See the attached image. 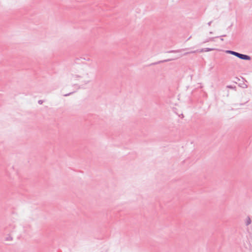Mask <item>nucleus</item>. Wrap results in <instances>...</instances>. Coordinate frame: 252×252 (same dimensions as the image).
<instances>
[{"mask_svg": "<svg viewBox=\"0 0 252 252\" xmlns=\"http://www.w3.org/2000/svg\"><path fill=\"white\" fill-rule=\"evenodd\" d=\"M180 57H182V56H180L178 57V58H180Z\"/></svg>", "mask_w": 252, "mask_h": 252, "instance_id": "nucleus-18", "label": "nucleus"}, {"mask_svg": "<svg viewBox=\"0 0 252 252\" xmlns=\"http://www.w3.org/2000/svg\"><path fill=\"white\" fill-rule=\"evenodd\" d=\"M180 57H182V56H180L178 57V58H180Z\"/></svg>", "mask_w": 252, "mask_h": 252, "instance_id": "nucleus-16", "label": "nucleus"}, {"mask_svg": "<svg viewBox=\"0 0 252 252\" xmlns=\"http://www.w3.org/2000/svg\"><path fill=\"white\" fill-rule=\"evenodd\" d=\"M210 34H212V33H213V32H210Z\"/></svg>", "mask_w": 252, "mask_h": 252, "instance_id": "nucleus-19", "label": "nucleus"}, {"mask_svg": "<svg viewBox=\"0 0 252 252\" xmlns=\"http://www.w3.org/2000/svg\"><path fill=\"white\" fill-rule=\"evenodd\" d=\"M226 53L230 54L232 55H234V56H235L236 57H237V55L238 54V52H235V51H231V50H226Z\"/></svg>", "mask_w": 252, "mask_h": 252, "instance_id": "nucleus-2", "label": "nucleus"}, {"mask_svg": "<svg viewBox=\"0 0 252 252\" xmlns=\"http://www.w3.org/2000/svg\"><path fill=\"white\" fill-rule=\"evenodd\" d=\"M43 102V101L42 100H38V103L39 104H42Z\"/></svg>", "mask_w": 252, "mask_h": 252, "instance_id": "nucleus-10", "label": "nucleus"}, {"mask_svg": "<svg viewBox=\"0 0 252 252\" xmlns=\"http://www.w3.org/2000/svg\"><path fill=\"white\" fill-rule=\"evenodd\" d=\"M237 57L241 60H246V61H250L251 60V57L250 56L241 54L239 53H238V54Z\"/></svg>", "mask_w": 252, "mask_h": 252, "instance_id": "nucleus-1", "label": "nucleus"}, {"mask_svg": "<svg viewBox=\"0 0 252 252\" xmlns=\"http://www.w3.org/2000/svg\"><path fill=\"white\" fill-rule=\"evenodd\" d=\"M190 38H191V36H190L189 37L188 40H189V39Z\"/></svg>", "mask_w": 252, "mask_h": 252, "instance_id": "nucleus-20", "label": "nucleus"}, {"mask_svg": "<svg viewBox=\"0 0 252 252\" xmlns=\"http://www.w3.org/2000/svg\"><path fill=\"white\" fill-rule=\"evenodd\" d=\"M219 36L215 37V38H218ZM215 37H210L208 39H207L206 41H204V43H206L210 41H214Z\"/></svg>", "mask_w": 252, "mask_h": 252, "instance_id": "nucleus-6", "label": "nucleus"}, {"mask_svg": "<svg viewBox=\"0 0 252 252\" xmlns=\"http://www.w3.org/2000/svg\"><path fill=\"white\" fill-rule=\"evenodd\" d=\"M221 41H223V39L222 38H220Z\"/></svg>", "mask_w": 252, "mask_h": 252, "instance_id": "nucleus-15", "label": "nucleus"}, {"mask_svg": "<svg viewBox=\"0 0 252 252\" xmlns=\"http://www.w3.org/2000/svg\"><path fill=\"white\" fill-rule=\"evenodd\" d=\"M12 239V237H7V238H6V240L7 241L11 240Z\"/></svg>", "mask_w": 252, "mask_h": 252, "instance_id": "nucleus-11", "label": "nucleus"}, {"mask_svg": "<svg viewBox=\"0 0 252 252\" xmlns=\"http://www.w3.org/2000/svg\"><path fill=\"white\" fill-rule=\"evenodd\" d=\"M180 57H182V56H180L178 57V58H180Z\"/></svg>", "mask_w": 252, "mask_h": 252, "instance_id": "nucleus-17", "label": "nucleus"}, {"mask_svg": "<svg viewBox=\"0 0 252 252\" xmlns=\"http://www.w3.org/2000/svg\"><path fill=\"white\" fill-rule=\"evenodd\" d=\"M225 36H226V35H225V34H224V35H220V37H225Z\"/></svg>", "mask_w": 252, "mask_h": 252, "instance_id": "nucleus-14", "label": "nucleus"}, {"mask_svg": "<svg viewBox=\"0 0 252 252\" xmlns=\"http://www.w3.org/2000/svg\"><path fill=\"white\" fill-rule=\"evenodd\" d=\"M214 50V49H213V48H206L204 49H202L199 52H209V51H213Z\"/></svg>", "mask_w": 252, "mask_h": 252, "instance_id": "nucleus-3", "label": "nucleus"}, {"mask_svg": "<svg viewBox=\"0 0 252 252\" xmlns=\"http://www.w3.org/2000/svg\"><path fill=\"white\" fill-rule=\"evenodd\" d=\"M226 87L228 88H229V89H232L236 88L235 86L233 87L232 86H231V85H228L226 86Z\"/></svg>", "mask_w": 252, "mask_h": 252, "instance_id": "nucleus-9", "label": "nucleus"}, {"mask_svg": "<svg viewBox=\"0 0 252 252\" xmlns=\"http://www.w3.org/2000/svg\"><path fill=\"white\" fill-rule=\"evenodd\" d=\"M197 51H191V52H186L183 55H187L189 54H190V53H195Z\"/></svg>", "mask_w": 252, "mask_h": 252, "instance_id": "nucleus-8", "label": "nucleus"}, {"mask_svg": "<svg viewBox=\"0 0 252 252\" xmlns=\"http://www.w3.org/2000/svg\"><path fill=\"white\" fill-rule=\"evenodd\" d=\"M71 94V93H69V94H64V96H68V95H69L70 94Z\"/></svg>", "mask_w": 252, "mask_h": 252, "instance_id": "nucleus-13", "label": "nucleus"}, {"mask_svg": "<svg viewBox=\"0 0 252 252\" xmlns=\"http://www.w3.org/2000/svg\"><path fill=\"white\" fill-rule=\"evenodd\" d=\"M212 21H210V22H209V23H208V25L209 26H211V24H212Z\"/></svg>", "mask_w": 252, "mask_h": 252, "instance_id": "nucleus-12", "label": "nucleus"}, {"mask_svg": "<svg viewBox=\"0 0 252 252\" xmlns=\"http://www.w3.org/2000/svg\"><path fill=\"white\" fill-rule=\"evenodd\" d=\"M172 59H167V60H165L164 61H159L157 63H154L153 64H158V63H163V62H169V61H172Z\"/></svg>", "mask_w": 252, "mask_h": 252, "instance_id": "nucleus-4", "label": "nucleus"}, {"mask_svg": "<svg viewBox=\"0 0 252 252\" xmlns=\"http://www.w3.org/2000/svg\"><path fill=\"white\" fill-rule=\"evenodd\" d=\"M251 223V219L248 217L247 220V221L246 222V225L247 226L249 225V224H250Z\"/></svg>", "mask_w": 252, "mask_h": 252, "instance_id": "nucleus-7", "label": "nucleus"}, {"mask_svg": "<svg viewBox=\"0 0 252 252\" xmlns=\"http://www.w3.org/2000/svg\"><path fill=\"white\" fill-rule=\"evenodd\" d=\"M184 50V49H181V50H171L167 52V53H179L181 51Z\"/></svg>", "mask_w": 252, "mask_h": 252, "instance_id": "nucleus-5", "label": "nucleus"}]
</instances>
